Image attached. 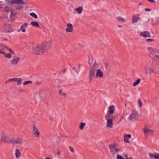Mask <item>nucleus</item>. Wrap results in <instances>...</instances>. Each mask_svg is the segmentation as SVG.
Returning <instances> with one entry per match:
<instances>
[{"instance_id": "1", "label": "nucleus", "mask_w": 159, "mask_h": 159, "mask_svg": "<svg viewBox=\"0 0 159 159\" xmlns=\"http://www.w3.org/2000/svg\"><path fill=\"white\" fill-rule=\"evenodd\" d=\"M50 46L48 41L43 42L40 45H36L33 49V53L36 55H41L46 52L47 48Z\"/></svg>"}, {"instance_id": "2", "label": "nucleus", "mask_w": 159, "mask_h": 159, "mask_svg": "<svg viewBox=\"0 0 159 159\" xmlns=\"http://www.w3.org/2000/svg\"><path fill=\"white\" fill-rule=\"evenodd\" d=\"M109 148L111 152L114 154L118 153L120 151L118 145L116 143L110 145Z\"/></svg>"}, {"instance_id": "3", "label": "nucleus", "mask_w": 159, "mask_h": 159, "mask_svg": "<svg viewBox=\"0 0 159 159\" xmlns=\"http://www.w3.org/2000/svg\"><path fill=\"white\" fill-rule=\"evenodd\" d=\"M143 131L145 135L150 134L153 135L154 134V130L148 126H145L143 129Z\"/></svg>"}, {"instance_id": "4", "label": "nucleus", "mask_w": 159, "mask_h": 159, "mask_svg": "<svg viewBox=\"0 0 159 159\" xmlns=\"http://www.w3.org/2000/svg\"><path fill=\"white\" fill-rule=\"evenodd\" d=\"M139 116V114L136 110H133L129 117L130 119H138Z\"/></svg>"}, {"instance_id": "5", "label": "nucleus", "mask_w": 159, "mask_h": 159, "mask_svg": "<svg viewBox=\"0 0 159 159\" xmlns=\"http://www.w3.org/2000/svg\"><path fill=\"white\" fill-rule=\"evenodd\" d=\"M104 76V73L102 70L99 69L96 70V78H101L103 77Z\"/></svg>"}, {"instance_id": "6", "label": "nucleus", "mask_w": 159, "mask_h": 159, "mask_svg": "<svg viewBox=\"0 0 159 159\" xmlns=\"http://www.w3.org/2000/svg\"><path fill=\"white\" fill-rule=\"evenodd\" d=\"M4 28L5 30L7 32H11L13 31L12 25L6 23L4 24Z\"/></svg>"}, {"instance_id": "7", "label": "nucleus", "mask_w": 159, "mask_h": 159, "mask_svg": "<svg viewBox=\"0 0 159 159\" xmlns=\"http://www.w3.org/2000/svg\"><path fill=\"white\" fill-rule=\"evenodd\" d=\"M9 141L14 144H18L20 145H22L23 144V142L20 139H12L9 140Z\"/></svg>"}, {"instance_id": "8", "label": "nucleus", "mask_w": 159, "mask_h": 159, "mask_svg": "<svg viewBox=\"0 0 159 159\" xmlns=\"http://www.w3.org/2000/svg\"><path fill=\"white\" fill-rule=\"evenodd\" d=\"M8 3L9 5H11L14 4H24V3L22 0H9Z\"/></svg>"}, {"instance_id": "9", "label": "nucleus", "mask_w": 159, "mask_h": 159, "mask_svg": "<svg viewBox=\"0 0 159 159\" xmlns=\"http://www.w3.org/2000/svg\"><path fill=\"white\" fill-rule=\"evenodd\" d=\"M65 31L67 33H70L73 31V26L71 24L68 23L67 24Z\"/></svg>"}, {"instance_id": "10", "label": "nucleus", "mask_w": 159, "mask_h": 159, "mask_svg": "<svg viewBox=\"0 0 159 159\" xmlns=\"http://www.w3.org/2000/svg\"><path fill=\"white\" fill-rule=\"evenodd\" d=\"M140 36L144 38H149L151 37L150 33L147 31H143L140 32Z\"/></svg>"}, {"instance_id": "11", "label": "nucleus", "mask_w": 159, "mask_h": 159, "mask_svg": "<svg viewBox=\"0 0 159 159\" xmlns=\"http://www.w3.org/2000/svg\"><path fill=\"white\" fill-rule=\"evenodd\" d=\"M116 117L115 116L113 115V114L107 112L105 116L106 120L114 119Z\"/></svg>"}, {"instance_id": "12", "label": "nucleus", "mask_w": 159, "mask_h": 159, "mask_svg": "<svg viewBox=\"0 0 159 159\" xmlns=\"http://www.w3.org/2000/svg\"><path fill=\"white\" fill-rule=\"evenodd\" d=\"M113 119L106 120H107L106 126L107 128H111L113 126Z\"/></svg>"}, {"instance_id": "13", "label": "nucleus", "mask_w": 159, "mask_h": 159, "mask_svg": "<svg viewBox=\"0 0 159 159\" xmlns=\"http://www.w3.org/2000/svg\"><path fill=\"white\" fill-rule=\"evenodd\" d=\"M28 24L27 23H24V24L21 26L20 29L18 30V32L25 33L26 32V28Z\"/></svg>"}, {"instance_id": "14", "label": "nucleus", "mask_w": 159, "mask_h": 159, "mask_svg": "<svg viewBox=\"0 0 159 159\" xmlns=\"http://www.w3.org/2000/svg\"><path fill=\"white\" fill-rule=\"evenodd\" d=\"M149 156L152 159H159V153H150L149 154Z\"/></svg>"}, {"instance_id": "15", "label": "nucleus", "mask_w": 159, "mask_h": 159, "mask_svg": "<svg viewBox=\"0 0 159 159\" xmlns=\"http://www.w3.org/2000/svg\"><path fill=\"white\" fill-rule=\"evenodd\" d=\"M20 60L19 57H16L12 59L10 61L12 65H15L18 64Z\"/></svg>"}, {"instance_id": "16", "label": "nucleus", "mask_w": 159, "mask_h": 159, "mask_svg": "<svg viewBox=\"0 0 159 159\" xmlns=\"http://www.w3.org/2000/svg\"><path fill=\"white\" fill-rule=\"evenodd\" d=\"M115 111V106L114 105L110 106L108 107V110L107 112L114 114Z\"/></svg>"}, {"instance_id": "17", "label": "nucleus", "mask_w": 159, "mask_h": 159, "mask_svg": "<svg viewBox=\"0 0 159 159\" xmlns=\"http://www.w3.org/2000/svg\"><path fill=\"white\" fill-rule=\"evenodd\" d=\"M131 135L130 134H125L124 135V141L127 143H129V139L131 138Z\"/></svg>"}, {"instance_id": "18", "label": "nucleus", "mask_w": 159, "mask_h": 159, "mask_svg": "<svg viewBox=\"0 0 159 159\" xmlns=\"http://www.w3.org/2000/svg\"><path fill=\"white\" fill-rule=\"evenodd\" d=\"M0 139L1 141L3 142H7V135L5 134H2L0 138Z\"/></svg>"}, {"instance_id": "19", "label": "nucleus", "mask_w": 159, "mask_h": 159, "mask_svg": "<svg viewBox=\"0 0 159 159\" xmlns=\"http://www.w3.org/2000/svg\"><path fill=\"white\" fill-rule=\"evenodd\" d=\"M11 15L10 16V19L13 20L15 19L16 18V13L14 12V11L11 9Z\"/></svg>"}, {"instance_id": "20", "label": "nucleus", "mask_w": 159, "mask_h": 159, "mask_svg": "<svg viewBox=\"0 0 159 159\" xmlns=\"http://www.w3.org/2000/svg\"><path fill=\"white\" fill-rule=\"evenodd\" d=\"M15 155L16 158H18L20 157L21 156V153L19 149H17L15 150Z\"/></svg>"}, {"instance_id": "21", "label": "nucleus", "mask_w": 159, "mask_h": 159, "mask_svg": "<svg viewBox=\"0 0 159 159\" xmlns=\"http://www.w3.org/2000/svg\"><path fill=\"white\" fill-rule=\"evenodd\" d=\"M58 94L59 95L65 97H66V95L65 92L63 90L60 89L58 91Z\"/></svg>"}, {"instance_id": "22", "label": "nucleus", "mask_w": 159, "mask_h": 159, "mask_svg": "<svg viewBox=\"0 0 159 159\" xmlns=\"http://www.w3.org/2000/svg\"><path fill=\"white\" fill-rule=\"evenodd\" d=\"M33 130L34 134L36 135L37 137H39V132L37 128L35 126L33 127Z\"/></svg>"}, {"instance_id": "23", "label": "nucleus", "mask_w": 159, "mask_h": 159, "mask_svg": "<svg viewBox=\"0 0 159 159\" xmlns=\"http://www.w3.org/2000/svg\"><path fill=\"white\" fill-rule=\"evenodd\" d=\"M78 14H81L83 11V7H79L76 8L75 9Z\"/></svg>"}, {"instance_id": "24", "label": "nucleus", "mask_w": 159, "mask_h": 159, "mask_svg": "<svg viewBox=\"0 0 159 159\" xmlns=\"http://www.w3.org/2000/svg\"><path fill=\"white\" fill-rule=\"evenodd\" d=\"M31 25L34 27L39 28V24L36 21H32L31 22Z\"/></svg>"}, {"instance_id": "25", "label": "nucleus", "mask_w": 159, "mask_h": 159, "mask_svg": "<svg viewBox=\"0 0 159 159\" xmlns=\"http://www.w3.org/2000/svg\"><path fill=\"white\" fill-rule=\"evenodd\" d=\"M139 19V16H134L133 17L132 22L134 23L137 22L138 20Z\"/></svg>"}, {"instance_id": "26", "label": "nucleus", "mask_w": 159, "mask_h": 159, "mask_svg": "<svg viewBox=\"0 0 159 159\" xmlns=\"http://www.w3.org/2000/svg\"><path fill=\"white\" fill-rule=\"evenodd\" d=\"M141 81V80L140 79H138L135 82H134L133 84V86L134 87H135L137 85L139 84V83H140Z\"/></svg>"}, {"instance_id": "27", "label": "nucleus", "mask_w": 159, "mask_h": 159, "mask_svg": "<svg viewBox=\"0 0 159 159\" xmlns=\"http://www.w3.org/2000/svg\"><path fill=\"white\" fill-rule=\"evenodd\" d=\"M14 82H16L17 84L19 85L21 83V79L20 78H15Z\"/></svg>"}, {"instance_id": "28", "label": "nucleus", "mask_w": 159, "mask_h": 159, "mask_svg": "<svg viewBox=\"0 0 159 159\" xmlns=\"http://www.w3.org/2000/svg\"><path fill=\"white\" fill-rule=\"evenodd\" d=\"M148 51L150 52V53H152L155 52V49L151 47H148Z\"/></svg>"}, {"instance_id": "29", "label": "nucleus", "mask_w": 159, "mask_h": 159, "mask_svg": "<svg viewBox=\"0 0 159 159\" xmlns=\"http://www.w3.org/2000/svg\"><path fill=\"white\" fill-rule=\"evenodd\" d=\"M148 73L150 74H152L155 73V70L152 68H150L148 70Z\"/></svg>"}, {"instance_id": "30", "label": "nucleus", "mask_w": 159, "mask_h": 159, "mask_svg": "<svg viewBox=\"0 0 159 159\" xmlns=\"http://www.w3.org/2000/svg\"><path fill=\"white\" fill-rule=\"evenodd\" d=\"M30 15L32 17H34L35 19H36L38 18V16L34 13H30Z\"/></svg>"}, {"instance_id": "31", "label": "nucleus", "mask_w": 159, "mask_h": 159, "mask_svg": "<svg viewBox=\"0 0 159 159\" xmlns=\"http://www.w3.org/2000/svg\"><path fill=\"white\" fill-rule=\"evenodd\" d=\"M86 124L85 123L81 122L79 125V128L81 129L82 130L83 129L84 126Z\"/></svg>"}, {"instance_id": "32", "label": "nucleus", "mask_w": 159, "mask_h": 159, "mask_svg": "<svg viewBox=\"0 0 159 159\" xmlns=\"http://www.w3.org/2000/svg\"><path fill=\"white\" fill-rule=\"evenodd\" d=\"M4 56L5 57L8 58H11L12 57V56L11 54L10 53H5L4 55Z\"/></svg>"}, {"instance_id": "33", "label": "nucleus", "mask_w": 159, "mask_h": 159, "mask_svg": "<svg viewBox=\"0 0 159 159\" xmlns=\"http://www.w3.org/2000/svg\"><path fill=\"white\" fill-rule=\"evenodd\" d=\"M118 20L120 22L124 23L125 22V19L121 16H119L117 17Z\"/></svg>"}, {"instance_id": "34", "label": "nucleus", "mask_w": 159, "mask_h": 159, "mask_svg": "<svg viewBox=\"0 0 159 159\" xmlns=\"http://www.w3.org/2000/svg\"><path fill=\"white\" fill-rule=\"evenodd\" d=\"M6 49L8 50L9 52L12 54H14V52L13 51L11 48H8V47L7 46H5L4 47Z\"/></svg>"}, {"instance_id": "35", "label": "nucleus", "mask_w": 159, "mask_h": 159, "mask_svg": "<svg viewBox=\"0 0 159 159\" xmlns=\"http://www.w3.org/2000/svg\"><path fill=\"white\" fill-rule=\"evenodd\" d=\"M32 83V82L31 81H25L23 83V84L24 85H26L29 84H31Z\"/></svg>"}, {"instance_id": "36", "label": "nucleus", "mask_w": 159, "mask_h": 159, "mask_svg": "<svg viewBox=\"0 0 159 159\" xmlns=\"http://www.w3.org/2000/svg\"><path fill=\"white\" fill-rule=\"evenodd\" d=\"M4 10L5 12H8L10 11V8L8 7H5L4 8Z\"/></svg>"}, {"instance_id": "37", "label": "nucleus", "mask_w": 159, "mask_h": 159, "mask_svg": "<svg viewBox=\"0 0 159 159\" xmlns=\"http://www.w3.org/2000/svg\"><path fill=\"white\" fill-rule=\"evenodd\" d=\"M69 148L70 151L72 153H74L75 152V150L74 149V148L71 147L70 146L69 147Z\"/></svg>"}, {"instance_id": "38", "label": "nucleus", "mask_w": 159, "mask_h": 159, "mask_svg": "<svg viewBox=\"0 0 159 159\" xmlns=\"http://www.w3.org/2000/svg\"><path fill=\"white\" fill-rule=\"evenodd\" d=\"M99 67V66L98 64L96 63H95L93 64V68L94 69L96 68H98Z\"/></svg>"}, {"instance_id": "39", "label": "nucleus", "mask_w": 159, "mask_h": 159, "mask_svg": "<svg viewBox=\"0 0 159 159\" xmlns=\"http://www.w3.org/2000/svg\"><path fill=\"white\" fill-rule=\"evenodd\" d=\"M138 105L139 107H141L142 106V103L140 99L138 100Z\"/></svg>"}, {"instance_id": "40", "label": "nucleus", "mask_w": 159, "mask_h": 159, "mask_svg": "<svg viewBox=\"0 0 159 159\" xmlns=\"http://www.w3.org/2000/svg\"><path fill=\"white\" fill-rule=\"evenodd\" d=\"M89 74L90 77L93 76L94 74V71L93 70H91L89 72Z\"/></svg>"}, {"instance_id": "41", "label": "nucleus", "mask_w": 159, "mask_h": 159, "mask_svg": "<svg viewBox=\"0 0 159 159\" xmlns=\"http://www.w3.org/2000/svg\"><path fill=\"white\" fill-rule=\"evenodd\" d=\"M116 158L117 159H125L123 157L120 155H118L117 156Z\"/></svg>"}, {"instance_id": "42", "label": "nucleus", "mask_w": 159, "mask_h": 159, "mask_svg": "<svg viewBox=\"0 0 159 159\" xmlns=\"http://www.w3.org/2000/svg\"><path fill=\"white\" fill-rule=\"evenodd\" d=\"M125 159H133V158L131 157H129L127 154H125Z\"/></svg>"}, {"instance_id": "43", "label": "nucleus", "mask_w": 159, "mask_h": 159, "mask_svg": "<svg viewBox=\"0 0 159 159\" xmlns=\"http://www.w3.org/2000/svg\"><path fill=\"white\" fill-rule=\"evenodd\" d=\"M14 81H15V78L10 79L7 81L8 82H14Z\"/></svg>"}, {"instance_id": "44", "label": "nucleus", "mask_w": 159, "mask_h": 159, "mask_svg": "<svg viewBox=\"0 0 159 159\" xmlns=\"http://www.w3.org/2000/svg\"><path fill=\"white\" fill-rule=\"evenodd\" d=\"M146 41L147 42H152L154 41V39H147Z\"/></svg>"}, {"instance_id": "45", "label": "nucleus", "mask_w": 159, "mask_h": 159, "mask_svg": "<svg viewBox=\"0 0 159 159\" xmlns=\"http://www.w3.org/2000/svg\"><path fill=\"white\" fill-rule=\"evenodd\" d=\"M23 8V7L21 6H19L18 7H16V9H22Z\"/></svg>"}, {"instance_id": "46", "label": "nucleus", "mask_w": 159, "mask_h": 159, "mask_svg": "<svg viewBox=\"0 0 159 159\" xmlns=\"http://www.w3.org/2000/svg\"><path fill=\"white\" fill-rule=\"evenodd\" d=\"M152 3H155L156 2L154 0H149L148 1Z\"/></svg>"}, {"instance_id": "47", "label": "nucleus", "mask_w": 159, "mask_h": 159, "mask_svg": "<svg viewBox=\"0 0 159 159\" xmlns=\"http://www.w3.org/2000/svg\"><path fill=\"white\" fill-rule=\"evenodd\" d=\"M5 53V52L0 49V54H3L4 55Z\"/></svg>"}, {"instance_id": "48", "label": "nucleus", "mask_w": 159, "mask_h": 159, "mask_svg": "<svg viewBox=\"0 0 159 159\" xmlns=\"http://www.w3.org/2000/svg\"><path fill=\"white\" fill-rule=\"evenodd\" d=\"M145 11H151V10L150 9L147 8L145 9Z\"/></svg>"}, {"instance_id": "49", "label": "nucleus", "mask_w": 159, "mask_h": 159, "mask_svg": "<svg viewBox=\"0 0 159 159\" xmlns=\"http://www.w3.org/2000/svg\"><path fill=\"white\" fill-rule=\"evenodd\" d=\"M155 57L157 58L158 60H159V56L158 55H156L155 56Z\"/></svg>"}, {"instance_id": "50", "label": "nucleus", "mask_w": 159, "mask_h": 159, "mask_svg": "<svg viewBox=\"0 0 159 159\" xmlns=\"http://www.w3.org/2000/svg\"><path fill=\"white\" fill-rule=\"evenodd\" d=\"M45 159H51L49 157H46L45 158Z\"/></svg>"}, {"instance_id": "51", "label": "nucleus", "mask_w": 159, "mask_h": 159, "mask_svg": "<svg viewBox=\"0 0 159 159\" xmlns=\"http://www.w3.org/2000/svg\"><path fill=\"white\" fill-rule=\"evenodd\" d=\"M57 154H58V155H60V152H58L57 153Z\"/></svg>"}, {"instance_id": "52", "label": "nucleus", "mask_w": 159, "mask_h": 159, "mask_svg": "<svg viewBox=\"0 0 159 159\" xmlns=\"http://www.w3.org/2000/svg\"><path fill=\"white\" fill-rule=\"evenodd\" d=\"M139 4V5H141V4H142V3H140Z\"/></svg>"}, {"instance_id": "53", "label": "nucleus", "mask_w": 159, "mask_h": 159, "mask_svg": "<svg viewBox=\"0 0 159 159\" xmlns=\"http://www.w3.org/2000/svg\"><path fill=\"white\" fill-rule=\"evenodd\" d=\"M148 1H149V0H148Z\"/></svg>"}]
</instances>
